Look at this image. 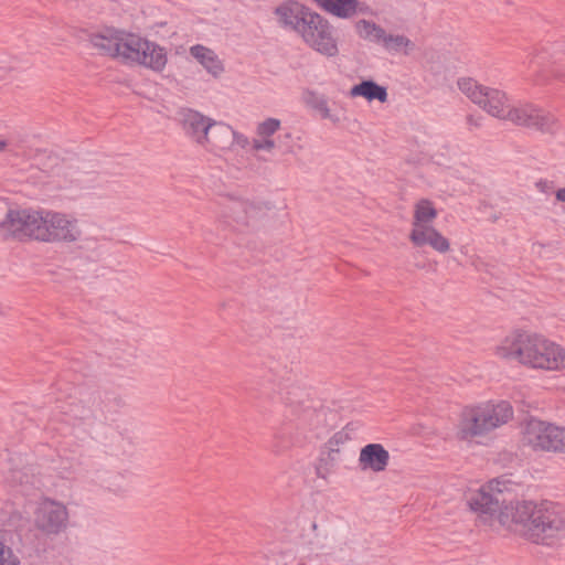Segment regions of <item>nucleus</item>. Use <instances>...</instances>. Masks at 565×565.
Segmentation results:
<instances>
[{"instance_id":"nucleus-1","label":"nucleus","mask_w":565,"mask_h":565,"mask_svg":"<svg viewBox=\"0 0 565 565\" xmlns=\"http://www.w3.org/2000/svg\"><path fill=\"white\" fill-rule=\"evenodd\" d=\"M505 486L500 480H491L477 490L466 494L471 511L487 521L498 514L500 524L536 544H552L565 537V515L547 504L532 501H518L510 505L505 502Z\"/></svg>"},{"instance_id":"nucleus-2","label":"nucleus","mask_w":565,"mask_h":565,"mask_svg":"<svg viewBox=\"0 0 565 565\" xmlns=\"http://www.w3.org/2000/svg\"><path fill=\"white\" fill-rule=\"evenodd\" d=\"M0 211L4 212L0 221V234L4 239L32 237L47 242H74L81 234L76 222L61 213L11 209L3 201H0Z\"/></svg>"},{"instance_id":"nucleus-3","label":"nucleus","mask_w":565,"mask_h":565,"mask_svg":"<svg viewBox=\"0 0 565 565\" xmlns=\"http://www.w3.org/2000/svg\"><path fill=\"white\" fill-rule=\"evenodd\" d=\"M458 87L472 103L493 117L542 132L554 131V117L533 105L512 106L505 93L480 85L472 78H460Z\"/></svg>"},{"instance_id":"nucleus-4","label":"nucleus","mask_w":565,"mask_h":565,"mask_svg":"<svg viewBox=\"0 0 565 565\" xmlns=\"http://www.w3.org/2000/svg\"><path fill=\"white\" fill-rule=\"evenodd\" d=\"M497 355L532 369H565V349L536 333L515 332L508 335L497 348Z\"/></svg>"},{"instance_id":"nucleus-5","label":"nucleus","mask_w":565,"mask_h":565,"mask_svg":"<svg viewBox=\"0 0 565 565\" xmlns=\"http://www.w3.org/2000/svg\"><path fill=\"white\" fill-rule=\"evenodd\" d=\"M513 416L509 402H488L465 407L456 425V436L463 441H477L507 424Z\"/></svg>"},{"instance_id":"nucleus-6","label":"nucleus","mask_w":565,"mask_h":565,"mask_svg":"<svg viewBox=\"0 0 565 565\" xmlns=\"http://www.w3.org/2000/svg\"><path fill=\"white\" fill-rule=\"evenodd\" d=\"M522 443L535 451L565 452V427L532 418L524 426Z\"/></svg>"},{"instance_id":"nucleus-7","label":"nucleus","mask_w":565,"mask_h":565,"mask_svg":"<svg viewBox=\"0 0 565 565\" xmlns=\"http://www.w3.org/2000/svg\"><path fill=\"white\" fill-rule=\"evenodd\" d=\"M298 34L310 47L323 55L334 56L338 53L332 26L328 20L312 10L302 21Z\"/></svg>"},{"instance_id":"nucleus-8","label":"nucleus","mask_w":565,"mask_h":565,"mask_svg":"<svg viewBox=\"0 0 565 565\" xmlns=\"http://www.w3.org/2000/svg\"><path fill=\"white\" fill-rule=\"evenodd\" d=\"M270 212L271 207L264 202L230 200L224 216L233 218L238 224L255 227L268 217Z\"/></svg>"},{"instance_id":"nucleus-9","label":"nucleus","mask_w":565,"mask_h":565,"mask_svg":"<svg viewBox=\"0 0 565 565\" xmlns=\"http://www.w3.org/2000/svg\"><path fill=\"white\" fill-rule=\"evenodd\" d=\"M110 422L111 456L118 459L131 458L137 445L131 418H110Z\"/></svg>"},{"instance_id":"nucleus-10","label":"nucleus","mask_w":565,"mask_h":565,"mask_svg":"<svg viewBox=\"0 0 565 565\" xmlns=\"http://www.w3.org/2000/svg\"><path fill=\"white\" fill-rule=\"evenodd\" d=\"M177 120L184 136L200 147L205 136H207L213 118L192 108H181L177 113Z\"/></svg>"},{"instance_id":"nucleus-11","label":"nucleus","mask_w":565,"mask_h":565,"mask_svg":"<svg viewBox=\"0 0 565 565\" xmlns=\"http://www.w3.org/2000/svg\"><path fill=\"white\" fill-rule=\"evenodd\" d=\"M142 36L108 28V55L128 65Z\"/></svg>"},{"instance_id":"nucleus-12","label":"nucleus","mask_w":565,"mask_h":565,"mask_svg":"<svg viewBox=\"0 0 565 565\" xmlns=\"http://www.w3.org/2000/svg\"><path fill=\"white\" fill-rule=\"evenodd\" d=\"M67 511L60 503L47 502L39 508L35 516L36 526L49 534H57L66 526Z\"/></svg>"},{"instance_id":"nucleus-13","label":"nucleus","mask_w":565,"mask_h":565,"mask_svg":"<svg viewBox=\"0 0 565 565\" xmlns=\"http://www.w3.org/2000/svg\"><path fill=\"white\" fill-rule=\"evenodd\" d=\"M137 348L125 339L111 340L108 364L114 371H128L137 363Z\"/></svg>"},{"instance_id":"nucleus-14","label":"nucleus","mask_w":565,"mask_h":565,"mask_svg":"<svg viewBox=\"0 0 565 565\" xmlns=\"http://www.w3.org/2000/svg\"><path fill=\"white\" fill-rule=\"evenodd\" d=\"M232 146L233 128L228 124L213 119L207 136H205L200 147L210 152L218 153L230 150Z\"/></svg>"},{"instance_id":"nucleus-15","label":"nucleus","mask_w":565,"mask_h":565,"mask_svg":"<svg viewBox=\"0 0 565 565\" xmlns=\"http://www.w3.org/2000/svg\"><path fill=\"white\" fill-rule=\"evenodd\" d=\"M409 241L416 247L429 246L435 252L446 254L450 250V243L438 230L433 225L412 228Z\"/></svg>"},{"instance_id":"nucleus-16","label":"nucleus","mask_w":565,"mask_h":565,"mask_svg":"<svg viewBox=\"0 0 565 565\" xmlns=\"http://www.w3.org/2000/svg\"><path fill=\"white\" fill-rule=\"evenodd\" d=\"M390 462V454L381 444H367L361 448L359 466L362 470L382 472Z\"/></svg>"},{"instance_id":"nucleus-17","label":"nucleus","mask_w":565,"mask_h":565,"mask_svg":"<svg viewBox=\"0 0 565 565\" xmlns=\"http://www.w3.org/2000/svg\"><path fill=\"white\" fill-rule=\"evenodd\" d=\"M310 10L298 2L290 1L277 7L275 14L280 26L298 33Z\"/></svg>"},{"instance_id":"nucleus-18","label":"nucleus","mask_w":565,"mask_h":565,"mask_svg":"<svg viewBox=\"0 0 565 565\" xmlns=\"http://www.w3.org/2000/svg\"><path fill=\"white\" fill-rule=\"evenodd\" d=\"M167 62V50L158 43L146 39L138 66H142L152 72L160 73L164 70Z\"/></svg>"},{"instance_id":"nucleus-19","label":"nucleus","mask_w":565,"mask_h":565,"mask_svg":"<svg viewBox=\"0 0 565 565\" xmlns=\"http://www.w3.org/2000/svg\"><path fill=\"white\" fill-rule=\"evenodd\" d=\"M302 393L297 390L287 392V395L282 397V402L291 412L302 417L305 422L311 424L315 417H319L320 413L312 406V403L308 398H302Z\"/></svg>"},{"instance_id":"nucleus-20","label":"nucleus","mask_w":565,"mask_h":565,"mask_svg":"<svg viewBox=\"0 0 565 565\" xmlns=\"http://www.w3.org/2000/svg\"><path fill=\"white\" fill-rule=\"evenodd\" d=\"M190 54L214 78H218L224 73L223 62L218 58L213 50L204 45L196 44L190 47Z\"/></svg>"},{"instance_id":"nucleus-21","label":"nucleus","mask_w":565,"mask_h":565,"mask_svg":"<svg viewBox=\"0 0 565 565\" xmlns=\"http://www.w3.org/2000/svg\"><path fill=\"white\" fill-rule=\"evenodd\" d=\"M350 95L352 97L362 96L369 102L379 100L381 103L387 102L388 98L386 88L372 79L362 81L360 84L354 85L350 90Z\"/></svg>"},{"instance_id":"nucleus-22","label":"nucleus","mask_w":565,"mask_h":565,"mask_svg":"<svg viewBox=\"0 0 565 565\" xmlns=\"http://www.w3.org/2000/svg\"><path fill=\"white\" fill-rule=\"evenodd\" d=\"M437 210L433 203L427 199H422L415 204L414 217L412 228L431 226V223L437 217Z\"/></svg>"},{"instance_id":"nucleus-23","label":"nucleus","mask_w":565,"mask_h":565,"mask_svg":"<svg viewBox=\"0 0 565 565\" xmlns=\"http://www.w3.org/2000/svg\"><path fill=\"white\" fill-rule=\"evenodd\" d=\"M321 8L339 18H351L358 9V0H315Z\"/></svg>"},{"instance_id":"nucleus-24","label":"nucleus","mask_w":565,"mask_h":565,"mask_svg":"<svg viewBox=\"0 0 565 565\" xmlns=\"http://www.w3.org/2000/svg\"><path fill=\"white\" fill-rule=\"evenodd\" d=\"M381 45L385 51L392 54L403 53L408 55L415 49V44L403 34L386 33Z\"/></svg>"},{"instance_id":"nucleus-25","label":"nucleus","mask_w":565,"mask_h":565,"mask_svg":"<svg viewBox=\"0 0 565 565\" xmlns=\"http://www.w3.org/2000/svg\"><path fill=\"white\" fill-rule=\"evenodd\" d=\"M356 32L363 40L382 44L386 34L385 30L373 21L360 20L356 22Z\"/></svg>"},{"instance_id":"nucleus-26","label":"nucleus","mask_w":565,"mask_h":565,"mask_svg":"<svg viewBox=\"0 0 565 565\" xmlns=\"http://www.w3.org/2000/svg\"><path fill=\"white\" fill-rule=\"evenodd\" d=\"M129 395L127 393H113L108 399V413L111 418H129Z\"/></svg>"},{"instance_id":"nucleus-27","label":"nucleus","mask_w":565,"mask_h":565,"mask_svg":"<svg viewBox=\"0 0 565 565\" xmlns=\"http://www.w3.org/2000/svg\"><path fill=\"white\" fill-rule=\"evenodd\" d=\"M113 332L116 334H125L132 330L135 326V316L124 310H115L113 312Z\"/></svg>"},{"instance_id":"nucleus-28","label":"nucleus","mask_w":565,"mask_h":565,"mask_svg":"<svg viewBox=\"0 0 565 565\" xmlns=\"http://www.w3.org/2000/svg\"><path fill=\"white\" fill-rule=\"evenodd\" d=\"M349 425L340 430L333 434V436L328 440L327 448L329 450V457L333 460L332 454H338L340 450V446L345 444L350 439L349 435Z\"/></svg>"},{"instance_id":"nucleus-29","label":"nucleus","mask_w":565,"mask_h":565,"mask_svg":"<svg viewBox=\"0 0 565 565\" xmlns=\"http://www.w3.org/2000/svg\"><path fill=\"white\" fill-rule=\"evenodd\" d=\"M311 106L319 111L321 118L329 119L334 124L340 121V118L331 113L328 102L323 96H313Z\"/></svg>"},{"instance_id":"nucleus-30","label":"nucleus","mask_w":565,"mask_h":565,"mask_svg":"<svg viewBox=\"0 0 565 565\" xmlns=\"http://www.w3.org/2000/svg\"><path fill=\"white\" fill-rule=\"evenodd\" d=\"M281 121L277 118H267L256 127L257 137H271L280 129Z\"/></svg>"},{"instance_id":"nucleus-31","label":"nucleus","mask_w":565,"mask_h":565,"mask_svg":"<svg viewBox=\"0 0 565 565\" xmlns=\"http://www.w3.org/2000/svg\"><path fill=\"white\" fill-rule=\"evenodd\" d=\"M252 148L255 151L270 152L276 148V141L271 137H257L252 140Z\"/></svg>"},{"instance_id":"nucleus-32","label":"nucleus","mask_w":565,"mask_h":565,"mask_svg":"<svg viewBox=\"0 0 565 565\" xmlns=\"http://www.w3.org/2000/svg\"><path fill=\"white\" fill-rule=\"evenodd\" d=\"M0 565H20V561L13 554L11 547L2 541H0Z\"/></svg>"},{"instance_id":"nucleus-33","label":"nucleus","mask_w":565,"mask_h":565,"mask_svg":"<svg viewBox=\"0 0 565 565\" xmlns=\"http://www.w3.org/2000/svg\"><path fill=\"white\" fill-rule=\"evenodd\" d=\"M84 34L87 35V41L92 45V47L100 51V55H105L106 51V35L104 33H89L87 31H83Z\"/></svg>"},{"instance_id":"nucleus-34","label":"nucleus","mask_w":565,"mask_h":565,"mask_svg":"<svg viewBox=\"0 0 565 565\" xmlns=\"http://www.w3.org/2000/svg\"><path fill=\"white\" fill-rule=\"evenodd\" d=\"M126 480V476L118 473L111 478L110 487L108 488L109 491L114 492L115 494H122L127 491V484L126 482L122 484L120 481Z\"/></svg>"},{"instance_id":"nucleus-35","label":"nucleus","mask_w":565,"mask_h":565,"mask_svg":"<svg viewBox=\"0 0 565 565\" xmlns=\"http://www.w3.org/2000/svg\"><path fill=\"white\" fill-rule=\"evenodd\" d=\"M233 145H237L242 149H245L249 145H252V141L244 134H241V132H238V131L233 129Z\"/></svg>"},{"instance_id":"nucleus-36","label":"nucleus","mask_w":565,"mask_h":565,"mask_svg":"<svg viewBox=\"0 0 565 565\" xmlns=\"http://www.w3.org/2000/svg\"><path fill=\"white\" fill-rule=\"evenodd\" d=\"M145 40L146 38H143V40L141 41V43L139 44V47L137 46L130 62L128 63L129 66H138L139 65V62H140V58H141V54H142V49H143V45H145Z\"/></svg>"},{"instance_id":"nucleus-37","label":"nucleus","mask_w":565,"mask_h":565,"mask_svg":"<svg viewBox=\"0 0 565 565\" xmlns=\"http://www.w3.org/2000/svg\"><path fill=\"white\" fill-rule=\"evenodd\" d=\"M279 436H275V439H274V443L271 445V450L273 452H275L276 455H279L281 454L285 449L288 448L287 445H280V441H279Z\"/></svg>"},{"instance_id":"nucleus-38","label":"nucleus","mask_w":565,"mask_h":565,"mask_svg":"<svg viewBox=\"0 0 565 565\" xmlns=\"http://www.w3.org/2000/svg\"><path fill=\"white\" fill-rule=\"evenodd\" d=\"M556 199L561 202H565V188L557 190Z\"/></svg>"},{"instance_id":"nucleus-39","label":"nucleus","mask_w":565,"mask_h":565,"mask_svg":"<svg viewBox=\"0 0 565 565\" xmlns=\"http://www.w3.org/2000/svg\"><path fill=\"white\" fill-rule=\"evenodd\" d=\"M8 147V142L4 140H0V152L6 150Z\"/></svg>"},{"instance_id":"nucleus-40","label":"nucleus","mask_w":565,"mask_h":565,"mask_svg":"<svg viewBox=\"0 0 565 565\" xmlns=\"http://www.w3.org/2000/svg\"><path fill=\"white\" fill-rule=\"evenodd\" d=\"M468 122H469V124H471V125H472V124H473V125H477V122H475V120H473L472 116H469V117H468Z\"/></svg>"},{"instance_id":"nucleus-41","label":"nucleus","mask_w":565,"mask_h":565,"mask_svg":"<svg viewBox=\"0 0 565 565\" xmlns=\"http://www.w3.org/2000/svg\"><path fill=\"white\" fill-rule=\"evenodd\" d=\"M285 137H286V138H290V137H291V134H289V132H288V134H286V135H285Z\"/></svg>"},{"instance_id":"nucleus-42","label":"nucleus","mask_w":565,"mask_h":565,"mask_svg":"<svg viewBox=\"0 0 565 565\" xmlns=\"http://www.w3.org/2000/svg\"><path fill=\"white\" fill-rule=\"evenodd\" d=\"M286 152H287V153H291V152H292V150H291V149H287V150H286Z\"/></svg>"}]
</instances>
